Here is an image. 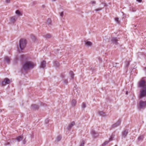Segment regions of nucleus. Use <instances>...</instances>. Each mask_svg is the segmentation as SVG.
Segmentation results:
<instances>
[{"label": "nucleus", "instance_id": "nucleus-31", "mask_svg": "<svg viewBox=\"0 0 146 146\" xmlns=\"http://www.w3.org/2000/svg\"><path fill=\"white\" fill-rule=\"evenodd\" d=\"M50 35L47 34L46 35L45 37L46 38H50Z\"/></svg>", "mask_w": 146, "mask_h": 146}, {"label": "nucleus", "instance_id": "nucleus-12", "mask_svg": "<svg viewBox=\"0 0 146 146\" xmlns=\"http://www.w3.org/2000/svg\"><path fill=\"white\" fill-rule=\"evenodd\" d=\"M111 41L113 42V43L116 44H117V40L116 38H112L111 39Z\"/></svg>", "mask_w": 146, "mask_h": 146}, {"label": "nucleus", "instance_id": "nucleus-42", "mask_svg": "<svg viewBox=\"0 0 146 146\" xmlns=\"http://www.w3.org/2000/svg\"><path fill=\"white\" fill-rule=\"evenodd\" d=\"M145 70H146V68H145Z\"/></svg>", "mask_w": 146, "mask_h": 146}, {"label": "nucleus", "instance_id": "nucleus-27", "mask_svg": "<svg viewBox=\"0 0 146 146\" xmlns=\"http://www.w3.org/2000/svg\"><path fill=\"white\" fill-rule=\"evenodd\" d=\"M115 21L118 24H119L120 23V21L119 20V19L118 18H116L115 19Z\"/></svg>", "mask_w": 146, "mask_h": 146}, {"label": "nucleus", "instance_id": "nucleus-33", "mask_svg": "<svg viewBox=\"0 0 146 146\" xmlns=\"http://www.w3.org/2000/svg\"><path fill=\"white\" fill-rule=\"evenodd\" d=\"M64 82L66 84H67L68 83V80H64Z\"/></svg>", "mask_w": 146, "mask_h": 146}, {"label": "nucleus", "instance_id": "nucleus-36", "mask_svg": "<svg viewBox=\"0 0 146 146\" xmlns=\"http://www.w3.org/2000/svg\"><path fill=\"white\" fill-rule=\"evenodd\" d=\"M47 22L48 23H49V24H50L51 23V22L50 19H48V20Z\"/></svg>", "mask_w": 146, "mask_h": 146}, {"label": "nucleus", "instance_id": "nucleus-21", "mask_svg": "<svg viewBox=\"0 0 146 146\" xmlns=\"http://www.w3.org/2000/svg\"><path fill=\"white\" fill-rule=\"evenodd\" d=\"M144 138V136L143 135H140L139 137L138 140L139 141H142Z\"/></svg>", "mask_w": 146, "mask_h": 146}, {"label": "nucleus", "instance_id": "nucleus-34", "mask_svg": "<svg viewBox=\"0 0 146 146\" xmlns=\"http://www.w3.org/2000/svg\"><path fill=\"white\" fill-rule=\"evenodd\" d=\"M26 139H25L23 141L22 143H23V144H25L26 143Z\"/></svg>", "mask_w": 146, "mask_h": 146}, {"label": "nucleus", "instance_id": "nucleus-20", "mask_svg": "<svg viewBox=\"0 0 146 146\" xmlns=\"http://www.w3.org/2000/svg\"><path fill=\"white\" fill-rule=\"evenodd\" d=\"M86 45L87 46H90L92 45V43L90 41H87L86 43Z\"/></svg>", "mask_w": 146, "mask_h": 146}, {"label": "nucleus", "instance_id": "nucleus-40", "mask_svg": "<svg viewBox=\"0 0 146 146\" xmlns=\"http://www.w3.org/2000/svg\"><path fill=\"white\" fill-rule=\"evenodd\" d=\"M126 94H128V91H127V92H126Z\"/></svg>", "mask_w": 146, "mask_h": 146}, {"label": "nucleus", "instance_id": "nucleus-15", "mask_svg": "<svg viewBox=\"0 0 146 146\" xmlns=\"http://www.w3.org/2000/svg\"><path fill=\"white\" fill-rule=\"evenodd\" d=\"M128 133V131L127 130H125L123 131L122 133V136L124 137H125L127 135Z\"/></svg>", "mask_w": 146, "mask_h": 146}, {"label": "nucleus", "instance_id": "nucleus-4", "mask_svg": "<svg viewBox=\"0 0 146 146\" xmlns=\"http://www.w3.org/2000/svg\"><path fill=\"white\" fill-rule=\"evenodd\" d=\"M145 78H143L141 80L139 83V87L142 88H144L145 86H146L145 84V81L143 80V79Z\"/></svg>", "mask_w": 146, "mask_h": 146}, {"label": "nucleus", "instance_id": "nucleus-41", "mask_svg": "<svg viewBox=\"0 0 146 146\" xmlns=\"http://www.w3.org/2000/svg\"><path fill=\"white\" fill-rule=\"evenodd\" d=\"M52 1H56V0H52Z\"/></svg>", "mask_w": 146, "mask_h": 146}, {"label": "nucleus", "instance_id": "nucleus-5", "mask_svg": "<svg viewBox=\"0 0 146 146\" xmlns=\"http://www.w3.org/2000/svg\"><path fill=\"white\" fill-rule=\"evenodd\" d=\"M139 106L140 108L143 109L146 107V101L145 102L141 101L139 103Z\"/></svg>", "mask_w": 146, "mask_h": 146}, {"label": "nucleus", "instance_id": "nucleus-38", "mask_svg": "<svg viewBox=\"0 0 146 146\" xmlns=\"http://www.w3.org/2000/svg\"><path fill=\"white\" fill-rule=\"evenodd\" d=\"M10 143L9 142H7L5 144V145H10Z\"/></svg>", "mask_w": 146, "mask_h": 146}, {"label": "nucleus", "instance_id": "nucleus-37", "mask_svg": "<svg viewBox=\"0 0 146 146\" xmlns=\"http://www.w3.org/2000/svg\"><path fill=\"white\" fill-rule=\"evenodd\" d=\"M63 15H64L63 12H61L60 14V16H61L62 17L63 16Z\"/></svg>", "mask_w": 146, "mask_h": 146}, {"label": "nucleus", "instance_id": "nucleus-30", "mask_svg": "<svg viewBox=\"0 0 146 146\" xmlns=\"http://www.w3.org/2000/svg\"><path fill=\"white\" fill-rule=\"evenodd\" d=\"M90 3L92 4H95L96 3V2L94 1H92Z\"/></svg>", "mask_w": 146, "mask_h": 146}, {"label": "nucleus", "instance_id": "nucleus-23", "mask_svg": "<svg viewBox=\"0 0 146 146\" xmlns=\"http://www.w3.org/2000/svg\"><path fill=\"white\" fill-rule=\"evenodd\" d=\"M86 104L85 102H83L82 105V107L83 109H84L86 107Z\"/></svg>", "mask_w": 146, "mask_h": 146}, {"label": "nucleus", "instance_id": "nucleus-9", "mask_svg": "<svg viewBox=\"0 0 146 146\" xmlns=\"http://www.w3.org/2000/svg\"><path fill=\"white\" fill-rule=\"evenodd\" d=\"M77 103V101L76 100H72L70 102L71 106L72 107H74L76 106Z\"/></svg>", "mask_w": 146, "mask_h": 146}, {"label": "nucleus", "instance_id": "nucleus-39", "mask_svg": "<svg viewBox=\"0 0 146 146\" xmlns=\"http://www.w3.org/2000/svg\"><path fill=\"white\" fill-rule=\"evenodd\" d=\"M139 3H141L142 2V0H136Z\"/></svg>", "mask_w": 146, "mask_h": 146}, {"label": "nucleus", "instance_id": "nucleus-17", "mask_svg": "<svg viewBox=\"0 0 146 146\" xmlns=\"http://www.w3.org/2000/svg\"><path fill=\"white\" fill-rule=\"evenodd\" d=\"M15 13L19 16H21L22 15V13L19 10H17L16 11Z\"/></svg>", "mask_w": 146, "mask_h": 146}, {"label": "nucleus", "instance_id": "nucleus-32", "mask_svg": "<svg viewBox=\"0 0 146 146\" xmlns=\"http://www.w3.org/2000/svg\"><path fill=\"white\" fill-rule=\"evenodd\" d=\"M10 0H5V2L7 3H10Z\"/></svg>", "mask_w": 146, "mask_h": 146}, {"label": "nucleus", "instance_id": "nucleus-43", "mask_svg": "<svg viewBox=\"0 0 146 146\" xmlns=\"http://www.w3.org/2000/svg\"><path fill=\"white\" fill-rule=\"evenodd\" d=\"M1 112V111L0 110V112Z\"/></svg>", "mask_w": 146, "mask_h": 146}, {"label": "nucleus", "instance_id": "nucleus-3", "mask_svg": "<svg viewBox=\"0 0 146 146\" xmlns=\"http://www.w3.org/2000/svg\"><path fill=\"white\" fill-rule=\"evenodd\" d=\"M144 88H142L140 92V98H142L146 97V86Z\"/></svg>", "mask_w": 146, "mask_h": 146}, {"label": "nucleus", "instance_id": "nucleus-25", "mask_svg": "<svg viewBox=\"0 0 146 146\" xmlns=\"http://www.w3.org/2000/svg\"><path fill=\"white\" fill-rule=\"evenodd\" d=\"M54 64L55 66L56 67H58L59 66V63L57 61H55L54 62Z\"/></svg>", "mask_w": 146, "mask_h": 146}, {"label": "nucleus", "instance_id": "nucleus-1", "mask_svg": "<svg viewBox=\"0 0 146 146\" xmlns=\"http://www.w3.org/2000/svg\"><path fill=\"white\" fill-rule=\"evenodd\" d=\"M35 66L36 64L33 62L28 61L24 63L23 66V68L24 70L26 71L33 68Z\"/></svg>", "mask_w": 146, "mask_h": 146}, {"label": "nucleus", "instance_id": "nucleus-24", "mask_svg": "<svg viewBox=\"0 0 146 146\" xmlns=\"http://www.w3.org/2000/svg\"><path fill=\"white\" fill-rule=\"evenodd\" d=\"M70 75L72 78H73L74 76L73 72L72 71L70 72Z\"/></svg>", "mask_w": 146, "mask_h": 146}, {"label": "nucleus", "instance_id": "nucleus-11", "mask_svg": "<svg viewBox=\"0 0 146 146\" xmlns=\"http://www.w3.org/2000/svg\"><path fill=\"white\" fill-rule=\"evenodd\" d=\"M46 66V62L44 61H42L41 62L40 66V68H44Z\"/></svg>", "mask_w": 146, "mask_h": 146}, {"label": "nucleus", "instance_id": "nucleus-2", "mask_svg": "<svg viewBox=\"0 0 146 146\" xmlns=\"http://www.w3.org/2000/svg\"><path fill=\"white\" fill-rule=\"evenodd\" d=\"M27 44L26 40L23 39H21L19 41V46L21 50H23L26 47Z\"/></svg>", "mask_w": 146, "mask_h": 146}, {"label": "nucleus", "instance_id": "nucleus-22", "mask_svg": "<svg viewBox=\"0 0 146 146\" xmlns=\"http://www.w3.org/2000/svg\"><path fill=\"white\" fill-rule=\"evenodd\" d=\"M111 140L110 139L109 140V141H106L104 143H103V144H102V146H105V145H107L110 142V141Z\"/></svg>", "mask_w": 146, "mask_h": 146}, {"label": "nucleus", "instance_id": "nucleus-19", "mask_svg": "<svg viewBox=\"0 0 146 146\" xmlns=\"http://www.w3.org/2000/svg\"><path fill=\"white\" fill-rule=\"evenodd\" d=\"M31 107L33 109H38V106L36 105H32Z\"/></svg>", "mask_w": 146, "mask_h": 146}, {"label": "nucleus", "instance_id": "nucleus-29", "mask_svg": "<svg viewBox=\"0 0 146 146\" xmlns=\"http://www.w3.org/2000/svg\"><path fill=\"white\" fill-rule=\"evenodd\" d=\"M102 10V8H100L97 9H96L95 10V11H101Z\"/></svg>", "mask_w": 146, "mask_h": 146}, {"label": "nucleus", "instance_id": "nucleus-26", "mask_svg": "<svg viewBox=\"0 0 146 146\" xmlns=\"http://www.w3.org/2000/svg\"><path fill=\"white\" fill-rule=\"evenodd\" d=\"M85 144L84 141L83 140L81 142L80 146H84Z\"/></svg>", "mask_w": 146, "mask_h": 146}, {"label": "nucleus", "instance_id": "nucleus-7", "mask_svg": "<svg viewBox=\"0 0 146 146\" xmlns=\"http://www.w3.org/2000/svg\"><path fill=\"white\" fill-rule=\"evenodd\" d=\"M121 120L120 119H119L116 123L112 125V127L113 128H115L119 126L120 125L121 123Z\"/></svg>", "mask_w": 146, "mask_h": 146}, {"label": "nucleus", "instance_id": "nucleus-10", "mask_svg": "<svg viewBox=\"0 0 146 146\" xmlns=\"http://www.w3.org/2000/svg\"><path fill=\"white\" fill-rule=\"evenodd\" d=\"M75 123L74 121L72 122L71 123L69 124L67 128V129L68 130H70L72 127L74 125Z\"/></svg>", "mask_w": 146, "mask_h": 146}, {"label": "nucleus", "instance_id": "nucleus-28", "mask_svg": "<svg viewBox=\"0 0 146 146\" xmlns=\"http://www.w3.org/2000/svg\"><path fill=\"white\" fill-rule=\"evenodd\" d=\"M61 139V137L60 136H58L56 138V140L57 141H59Z\"/></svg>", "mask_w": 146, "mask_h": 146}, {"label": "nucleus", "instance_id": "nucleus-18", "mask_svg": "<svg viewBox=\"0 0 146 146\" xmlns=\"http://www.w3.org/2000/svg\"><path fill=\"white\" fill-rule=\"evenodd\" d=\"M5 59L7 63H9L10 59L9 57L8 56H6L5 58Z\"/></svg>", "mask_w": 146, "mask_h": 146}, {"label": "nucleus", "instance_id": "nucleus-8", "mask_svg": "<svg viewBox=\"0 0 146 146\" xmlns=\"http://www.w3.org/2000/svg\"><path fill=\"white\" fill-rule=\"evenodd\" d=\"M91 133L92 136L95 138L97 137L99 135V134L94 130H92Z\"/></svg>", "mask_w": 146, "mask_h": 146}, {"label": "nucleus", "instance_id": "nucleus-14", "mask_svg": "<svg viewBox=\"0 0 146 146\" xmlns=\"http://www.w3.org/2000/svg\"><path fill=\"white\" fill-rule=\"evenodd\" d=\"M98 114L100 115L104 116L105 115V113L103 111H98Z\"/></svg>", "mask_w": 146, "mask_h": 146}, {"label": "nucleus", "instance_id": "nucleus-16", "mask_svg": "<svg viewBox=\"0 0 146 146\" xmlns=\"http://www.w3.org/2000/svg\"><path fill=\"white\" fill-rule=\"evenodd\" d=\"M17 18L15 16L11 17V21L13 23H14L17 20Z\"/></svg>", "mask_w": 146, "mask_h": 146}, {"label": "nucleus", "instance_id": "nucleus-6", "mask_svg": "<svg viewBox=\"0 0 146 146\" xmlns=\"http://www.w3.org/2000/svg\"><path fill=\"white\" fill-rule=\"evenodd\" d=\"M10 81L9 79L7 78H5L2 83L3 86L7 84H9L10 83Z\"/></svg>", "mask_w": 146, "mask_h": 146}, {"label": "nucleus", "instance_id": "nucleus-13", "mask_svg": "<svg viewBox=\"0 0 146 146\" xmlns=\"http://www.w3.org/2000/svg\"><path fill=\"white\" fill-rule=\"evenodd\" d=\"M23 139V136L21 135L18 137L16 139L17 141L19 142Z\"/></svg>", "mask_w": 146, "mask_h": 146}, {"label": "nucleus", "instance_id": "nucleus-35", "mask_svg": "<svg viewBox=\"0 0 146 146\" xmlns=\"http://www.w3.org/2000/svg\"><path fill=\"white\" fill-rule=\"evenodd\" d=\"M129 64V63L128 62H126V67H127Z\"/></svg>", "mask_w": 146, "mask_h": 146}]
</instances>
